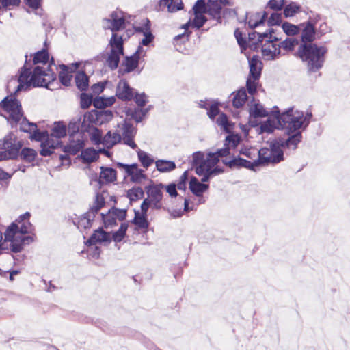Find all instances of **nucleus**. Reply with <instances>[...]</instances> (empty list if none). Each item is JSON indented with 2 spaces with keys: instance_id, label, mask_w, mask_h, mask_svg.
I'll list each match as a JSON object with an SVG mask.
<instances>
[{
  "instance_id": "f257e3e1",
  "label": "nucleus",
  "mask_w": 350,
  "mask_h": 350,
  "mask_svg": "<svg viewBox=\"0 0 350 350\" xmlns=\"http://www.w3.org/2000/svg\"><path fill=\"white\" fill-rule=\"evenodd\" d=\"M299 27H303V29L301 44L297 55L302 61L307 63L310 71L316 72L323 66L327 50L323 46H318L311 43L314 40L315 31L314 25L310 22L300 24Z\"/></svg>"
},
{
  "instance_id": "f03ea898",
  "label": "nucleus",
  "mask_w": 350,
  "mask_h": 350,
  "mask_svg": "<svg viewBox=\"0 0 350 350\" xmlns=\"http://www.w3.org/2000/svg\"><path fill=\"white\" fill-rule=\"evenodd\" d=\"M30 217L29 212L21 215L4 232V241L10 242L11 250L14 253L21 252L25 244L34 241L35 228L29 221Z\"/></svg>"
},
{
  "instance_id": "7ed1b4c3",
  "label": "nucleus",
  "mask_w": 350,
  "mask_h": 350,
  "mask_svg": "<svg viewBox=\"0 0 350 350\" xmlns=\"http://www.w3.org/2000/svg\"><path fill=\"white\" fill-rule=\"evenodd\" d=\"M229 150L230 148L226 146L216 152H211L206 155L202 152H196L193 154L192 166L195 168L198 175L202 176L201 181L207 182L212 176L223 172L221 169L215 165L219 162L220 157L229 154Z\"/></svg>"
},
{
  "instance_id": "20e7f679",
  "label": "nucleus",
  "mask_w": 350,
  "mask_h": 350,
  "mask_svg": "<svg viewBox=\"0 0 350 350\" xmlns=\"http://www.w3.org/2000/svg\"><path fill=\"white\" fill-rule=\"evenodd\" d=\"M1 105L6 113L5 117L8 122H20V129L22 131L31 133V131L37 128L36 124L29 122L23 117L21 105L16 98L6 97L2 100Z\"/></svg>"
},
{
  "instance_id": "39448f33",
  "label": "nucleus",
  "mask_w": 350,
  "mask_h": 350,
  "mask_svg": "<svg viewBox=\"0 0 350 350\" xmlns=\"http://www.w3.org/2000/svg\"><path fill=\"white\" fill-rule=\"evenodd\" d=\"M40 69L36 68L30 77V72L28 68L24 66L20 72V75L18 77H12L7 85L8 91L12 94H16L21 91L27 90L31 85H40L43 84L44 80L38 79L36 77L40 73Z\"/></svg>"
},
{
  "instance_id": "423d86ee",
  "label": "nucleus",
  "mask_w": 350,
  "mask_h": 350,
  "mask_svg": "<svg viewBox=\"0 0 350 350\" xmlns=\"http://www.w3.org/2000/svg\"><path fill=\"white\" fill-rule=\"evenodd\" d=\"M311 117V113H307L304 116V112L294 111L293 108H289L287 111L282 113L280 116H278V122L284 125L288 133L290 134L302 127L305 129L309 124Z\"/></svg>"
},
{
  "instance_id": "0eeeda50",
  "label": "nucleus",
  "mask_w": 350,
  "mask_h": 350,
  "mask_svg": "<svg viewBox=\"0 0 350 350\" xmlns=\"http://www.w3.org/2000/svg\"><path fill=\"white\" fill-rule=\"evenodd\" d=\"M274 31L273 28H269L268 31L263 33H258V40L262 44V53L267 59H273L280 54V47L275 43V41L279 40V38L273 36Z\"/></svg>"
},
{
  "instance_id": "6e6552de",
  "label": "nucleus",
  "mask_w": 350,
  "mask_h": 350,
  "mask_svg": "<svg viewBox=\"0 0 350 350\" xmlns=\"http://www.w3.org/2000/svg\"><path fill=\"white\" fill-rule=\"evenodd\" d=\"M105 193H97L95 196V199L93 204L90 206L89 211L79 220L77 223V228L79 229L90 228L92 226L95 215L105 206Z\"/></svg>"
},
{
  "instance_id": "1a4fd4ad",
  "label": "nucleus",
  "mask_w": 350,
  "mask_h": 350,
  "mask_svg": "<svg viewBox=\"0 0 350 350\" xmlns=\"http://www.w3.org/2000/svg\"><path fill=\"white\" fill-rule=\"evenodd\" d=\"M21 146V142L17 141L12 134L7 135L0 140V149L5 150L0 152V161L16 159Z\"/></svg>"
},
{
  "instance_id": "9d476101",
  "label": "nucleus",
  "mask_w": 350,
  "mask_h": 350,
  "mask_svg": "<svg viewBox=\"0 0 350 350\" xmlns=\"http://www.w3.org/2000/svg\"><path fill=\"white\" fill-rule=\"evenodd\" d=\"M109 45L111 46V51L107 62L108 66L112 70H114L118 66L120 56L123 55L124 48L122 37L117 33H112Z\"/></svg>"
},
{
  "instance_id": "9b49d317",
  "label": "nucleus",
  "mask_w": 350,
  "mask_h": 350,
  "mask_svg": "<svg viewBox=\"0 0 350 350\" xmlns=\"http://www.w3.org/2000/svg\"><path fill=\"white\" fill-rule=\"evenodd\" d=\"M249 66L250 75L247 79L246 86L249 94L254 95L256 92L262 70V63L258 56L254 55L250 59Z\"/></svg>"
},
{
  "instance_id": "f8f14e48",
  "label": "nucleus",
  "mask_w": 350,
  "mask_h": 350,
  "mask_svg": "<svg viewBox=\"0 0 350 350\" xmlns=\"http://www.w3.org/2000/svg\"><path fill=\"white\" fill-rule=\"evenodd\" d=\"M257 159L254 160V165L256 167L268 164L269 163H277L283 160V151L273 144L271 150L261 148L257 150Z\"/></svg>"
},
{
  "instance_id": "ddd939ff",
  "label": "nucleus",
  "mask_w": 350,
  "mask_h": 350,
  "mask_svg": "<svg viewBox=\"0 0 350 350\" xmlns=\"http://www.w3.org/2000/svg\"><path fill=\"white\" fill-rule=\"evenodd\" d=\"M113 118V113L110 110H92L87 113L84 119L85 121L95 124H103L109 122Z\"/></svg>"
},
{
  "instance_id": "4468645a",
  "label": "nucleus",
  "mask_w": 350,
  "mask_h": 350,
  "mask_svg": "<svg viewBox=\"0 0 350 350\" xmlns=\"http://www.w3.org/2000/svg\"><path fill=\"white\" fill-rule=\"evenodd\" d=\"M51 66H47L46 67L37 65L35 66V67L33 69L32 72H30L31 77L32 76L33 72H34L35 69L38 68L40 69V73L37 75V78L40 80H44V82L43 84L40 85H31L33 87L36 86H42V87H46L47 88H50L49 85L51 83L54 81L56 79V75L55 73L52 71V70L50 68Z\"/></svg>"
},
{
  "instance_id": "2eb2a0df",
  "label": "nucleus",
  "mask_w": 350,
  "mask_h": 350,
  "mask_svg": "<svg viewBox=\"0 0 350 350\" xmlns=\"http://www.w3.org/2000/svg\"><path fill=\"white\" fill-rule=\"evenodd\" d=\"M105 21L109 25H105V28L110 29L113 33L124 27L125 19L123 13L120 11L113 12L110 18L105 19Z\"/></svg>"
},
{
  "instance_id": "dca6fc26",
  "label": "nucleus",
  "mask_w": 350,
  "mask_h": 350,
  "mask_svg": "<svg viewBox=\"0 0 350 350\" xmlns=\"http://www.w3.org/2000/svg\"><path fill=\"white\" fill-rule=\"evenodd\" d=\"M118 127H120L122 131L121 136L123 143L133 149L137 148V146L133 140L136 134L134 127L131 124L127 123L118 125Z\"/></svg>"
},
{
  "instance_id": "f3484780",
  "label": "nucleus",
  "mask_w": 350,
  "mask_h": 350,
  "mask_svg": "<svg viewBox=\"0 0 350 350\" xmlns=\"http://www.w3.org/2000/svg\"><path fill=\"white\" fill-rule=\"evenodd\" d=\"M274 109L275 110L272 111L273 117H269L267 121L261 124L260 129L262 132L271 133L276 128L286 129L284 125L278 122V116H280L282 113H280L277 107H275Z\"/></svg>"
},
{
  "instance_id": "a211bd4d",
  "label": "nucleus",
  "mask_w": 350,
  "mask_h": 350,
  "mask_svg": "<svg viewBox=\"0 0 350 350\" xmlns=\"http://www.w3.org/2000/svg\"><path fill=\"white\" fill-rule=\"evenodd\" d=\"M133 89L130 88L126 81L120 80L117 85L116 96L120 100L129 101L133 98Z\"/></svg>"
},
{
  "instance_id": "6ab92c4d",
  "label": "nucleus",
  "mask_w": 350,
  "mask_h": 350,
  "mask_svg": "<svg viewBox=\"0 0 350 350\" xmlns=\"http://www.w3.org/2000/svg\"><path fill=\"white\" fill-rule=\"evenodd\" d=\"M120 167H122L128 176H131V179L135 182H141L146 178L144 174V171L138 168L137 164L126 165L123 163H118Z\"/></svg>"
},
{
  "instance_id": "aec40b11",
  "label": "nucleus",
  "mask_w": 350,
  "mask_h": 350,
  "mask_svg": "<svg viewBox=\"0 0 350 350\" xmlns=\"http://www.w3.org/2000/svg\"><path fill=\"white\" fill-rule=\"evenodd\" d=\"M163 188L164 185L163 184H159L157 185L150 186L147 191V199L152 202L154 208H158L160 207L159 203L163 198L161 190Z\"/></svg>"
},
{
  "instance_id": "412c9836",
  "label": "nucleus",
  "mask_w": 350,
  "mask_h": 350,
  "mask_svg": "<svg viewBox=\"0 0 350 350\" xmlns=\"http://www.w3.org/2000/svg\"><path fill=\"white\" fill-rule=\"evenodd\" d=\"M78 64H73L69 68L64 64L60 65L61 70L59 73V79L62 85L68 86L70 85L72 80V72H74L78 67Z\"/></svg>"
},
{
  "instance_id": "4be33fe9",
  "label": "nucleus",
  "mask_w": 350,
  "mask_h": 350,
  "mask_svg": "<svg viewBox=\"0 0 350 350\" xmlns=\"http://www.w3.org/2000/svg\"><path fill=\"white\" fill-rule=\"evenodd\" d=\"M51 135L46 137L45 141L42 142V150H40V154L44 157L49 156L53 153V150L57 148L59 144V139L55 138Z\"/></svg>"
},
{
  "instance_id": "5701e85b",
  "label": "nucleus",
  "mask_w": 350,
  "mask_h": 350,
  "mask_svg": "<svg viewBox=\"0 0 350 350\" xmlns=\"http://www.w3.org/2000/svg\"><path fill=\"white\" fill-rule=\"evenodd\" d=\"M142 51V47L139 46L136 52L131 57H126L123 64L124 66V72H131L137 68L140 57V53Z\"/></svg>"
},
{
  "instance_id": "b1692460",
  "label": "nucleus",
  "mask_w": 350,
  "mask_h": 350,
  "mask_svg": "<svg viewBox=\"0 0 350 350\" xmlns=\"http://www.w3.org/2000/svg\"><path fill=\"white\" fill-rule=\"evenodd\" d=\"M122 141L121 134L118 131H108L103 137V145L107 148H111Z\"/></svg>"
},
{
  "instance_id": "393cba45",
  "label": "nucleus",
  "mask_w": 350,
  "mask_h": 350,
  "mask_svg": "<svg viewBox=\"0 0 350 350\" xmlns=\"http://www.w3.org/2000/svg\"><path fill=\"white\" fill-rule=\"evenodd\" d=\"M219 0H208L207 3V14L213 18L221 22V6Z\"/></svg>"
},
{
  "instance_id": "a878e982",
  "label": "nucleus",
  "mask_w": 350,
  "mask_h": 350,
  "mask_svg": "<svg viewBox=\"0 0 350 350\" xmlns=\"http://www.w3.org/2000/svg\"><path fill=\"white\" fill-rule=\"evenodd\" d=\"M110 241V235L103 229L99 228L94 231L87 243L90 245H95L98 243L107 242Z\"/></svg>"
},
{
  "instance_id": "bb28decb",
  "label": "nucleus",
  "mask_w": 350,
  "mask_h": 350,
  "mask_svg": "<svg viewBox=\"0 0 350 350\" xmlns=\"http://www.w3.org/2000/svg\"><path fill=\"white\" fill-rule=\"evenodd\" d=\"M199 182L196 177L191 178L189 182V189L196 196H202L203 193L208 189V185Z\"/></svg>"
},
{
  "instance_id": "cd10ccee",
  "label": "nucleus",
  "mask_w": 350,
  "mask_h": 350,
  "mask_svg": "<svg viewBox=\"0 0 350 350\" xmlns=\"http://www.w3.org/2000/svg\"><path fill=\"white\" fill-rule=\"evenodd\" d=\"M116 180V171L111 167H101L100 182L109 183Z\"/></svg>"
},
{
  "instance_id": "c85d7f7f",
  "label": "nucleus",
  "mask_w": 350,
  "mask_h": 350,
  "mask_svg": "<svg viewBox=\"0 0 350 350\" xmlns=\"http://www.w3.org/2000/svg\"><path fill=\"white\" fill-rule=\"evenodd\" d=\"M301 134L300 132H297L291 137H289L286 140L280 139L277 142V144L282 147H287L295 150L297 144L301 142Z\"/></svg>"
},
{
  "instance_id": "c756f323",
  "label": "nucleus",
  "mask_w": 350,
  "mask_h": 350,
  "mask_svg": "<svg viewBox=\"0 0 350 350\" xmlns=\"http://www.w3.org/2000/svg\"><path fill=\"white\" fill-rule=\"evenodd\" d=\"M76 85L81 91L85 90L89 85V79L84 72H78L75 77Z\"/></svg>"
},
{
  "instance_id": "7c9ffc66",
  "label": "nucleus",
  "mask_w": 350,
  "mask_h": 350,
  "mask_svg": "<svg viewBox=\"0 0 350 350\" xmlns=\"http://www.w3.org/2000/svg\"><path fill=\"white\" fill-rule=\"evenodd\" d=\"M49 59V55L46 50H42L35 53L33 63L35 66L40 65L46 67Z\"/></svg>"
},
{
  "instance_id": "2f4dec72",
  "label": "nucleus",
  "mask_w": 350,
  "mask_h": 350,
  "mask_svg": "<svg viewBox=\"0 0 350 350\" xmlns=\"http://www.w3.org/2000/svg\"><path fill=\"white\" fill-rule=\"evenodd\" d=\"M249 113L250 116L254 118L265 117L268 116V112L259 103H251L250 105Z\"/></svg>"
},
{
  "instance_id": "473e14b6",
  "label": "nucleus",
  "mask_w": 350,
  "mask_h": 350,
  "mask_svg": "<svg viewBox=\"0 0 350 350\" xmlns=\"http://www.w3.org/2000/svg\"><path fill=\"white\" fill-rule=\"evenodd\" d=\"M247 96L246 90L244 88L240 89L236 93H234L232 99L233 106L236 108L242 107L247 100Z\"/></svg>"
},
{
  "instance_id": "72a5a7b5",
  "label": "nucleus",
  "mask_w": 350,
  "mask_h": 350,
  "mask_svg": "<svg viewBox=\"0 0 350 350\" xmlns=\"http://www.w3.org/2000/svg\"><path fill=\"white\" fill-rule=\"evenodd\" d=\"M156 168L161 172H170L176 168V164L174 161L167 160H157L155 162Z\"/></svg>"
},
{
  "instance_id": "f704fd0d",
  "label": "nucleus",
  "mask_w": 350,
  "mask_h": 350,
  "mask_svg": "<svg viewBox=\"0 0 350 350\" xmlns=\"http://www.w3.org/2000/svg\"><path fill=\"white\" fill-rule=\"evenodd\" d=\"M229 165L232 167H244L251 170H255L256 165H254V161H248L242 158H236L229 161Z\"/></svg>"
},
{
  "instance_id": "c9c22d12",
  "label": "nucleus",
  "mask_w": 350,
  "mask_h": 350,
  "mask_svg": "<svg viewBox=\"0 0 350 350\" xmlns=\"http://www.w3.org/2000/svg\"><path fill=\"white\" fill-rule=\"evenodd\" d=\"M160 5L167 6L170 12H174L183 9V2L181 0H161Z\"/></svg>"
},
{
  "instance_id": "e433bc0d",
  "label": "nucleus",
  "mask_w": 350,
  "mask_h": 350,
  "mask_svg": "<svg viewBox=\"0 0 350 350\" xmlns=\"http://www.w3.org/2000/svg\"><path fill=\"white\" fill-rule=\"evenodd\" d=\"M84 142L81 139L77 138L76 140H73L70 142L67 146V152L72 154H76L84 147Z\"/></svg>"
},
{
  "instance_id": "4c0bfd02",
  "label": "nucleus",
  "mask_w": 350,
  "mask_h": 350,
  "mask_svg": "<svg viewBox=\"0 0 350 350\" xmlns=\"http://www.w3.org/2000/svg\"><path fill=\"white\" fill-rule=\"evenodd\" d=\"M51 136L60 139L66 135V127L62 122H55L51 131Z\"/></svg>"
},
{
  "instance_id": "58836bf2",
  "label": "nucleus",
  "mask_w": 350,
  "mask_h": 350,
  "mask_svg": "<svg viewBox=\"0 0 350 350\" xmlns=\"http://www.w3.org/2000/svg\"><path fill=\"white\" fill-rule=\"evenodd\" d=\"M217 124L226 132L230 133L233 129V124L228 121V117L224 113L219 114L216 120Z\"/></svg>"
},
{
  "instance_id": "ea45409f",
  "label": "nucleus",
  "mask_w": 350,
  "mask_h": 350,
  "mask_svg": "<svg viewBox=\"0 0 350 350\" xmlns=\"http://www.w3.org/2000/svg\"><path fill=\"white\" fill-rule=\"evenodd\" d=\"M81 158L85 163H92L98 158V154L94 148H86L82 151Z\"/></svg>"
},
{
  "instance_id": "a19ab883",
  "label": "nucleus",
  "mask_w": 350,
  "mask_h": 350,
  "mask_svg": "<svg viewBox=\"0 0 350 350\" xmlns=\"http://www.w3.org/2000/svg\"><path fill=\"white\" fill-rule=\"evenodd\" d=\"M146 217V215H140L138 211L135 212L133 222L136 226L142 231H145L148 227V222Z\"/></svg>"
},
{
  "instance_id": "79ce46f5",
  "label": "nucleus",
  "mask_w": 350,
  "mask_h": 350,
  "mask_svg": "<svg viewBox=\"0 0 350 350\" xmlns=\"http://www.w3.org/2000/svg\"><path fill=\"white\" fill-rule=\"evenodd\" d=\"M137 156L139 161L142 163V165L145 168H148L150 166L153 162L154 159L150 157V156L144 151H142L139 149L137 151Z\"/></svg>"
},
{
  "instance_id": "37998d69",
  "label": "nucleus",
  "mask_w": 350,
  "mask_h": 350,
  "mask_svg": "<svg viewBox=\"0 0 350 350\" xmlns=\"http://www.w3.org/2000/svg\"><path fill=\"white\" fill-rule=\"evenodd\" d=\"M299 44V40L294 38H286L283 42H280L279 46L286 51H293L296 46Z\"/></svg>"
},
{
  "instance_id": "c03bdc74",
  "label": "nucleus",
  "mask_w": 350,
  "mask_h": 350,
  "mask_svg": "<svg viewBox=\"0 0 350 350\" xmlns=\"http://www.w3.org/2000/svg\"><path fill=\"white\" fill-rule=\"evenodd\" d=\"M115 101L116 98L114 96H111L109 98L100 97L94 100V105L97 108H103L112 105Z\"/></svg>"
},
{
  "instance_id": "a18cd8bd",
  "label": "nucleus",
  "mask_w": 350,
  "mask_h": 350,
  "mask_svg": "<svg viewBox=\"0 0 350 350\" xmlns=\"http://www.w3.org/2000/svg\"><path fill=\"white\" fill-rule=\"evenodd\" d=\"M300 9L301 8L299 5L295 2H292L285 7L284 10V15L286 18L293 16L296 13L300 11Z\"/></svg>"
},
{
  "instance_id": "49530a36",
  "label": "nucleus",
  "mask_w": 350,
  "mask_h": 350,
  "mask_svg": "<svg viewBox=\"0 0 350 350\" xmlns=\"http://www.w3.org/2000/svg\"><path fill=\"white\" fill-rule=\"evenodd\" d=\"M36 154V152L33 149L29 148H23L21 152V158L28 162L34 161Z\"/></svg>"
},
{
  "instance_id": "de8ad7c7",
  "label": "nucleus",
  "mask_w": 350,
  "mask_h": 350,
  "mask_svg": "<svg viewBox=\"0 0 350 350\" xmlns=\"http://www.w3.org/2000/svg\"><path fill=\"white\" fill-rule=\"evenodd\" d=\"M241 140V137L237 134H231L228 135L226 137L225 146L230 148H236L237 145L239 144Z\"/></svg>"
},
{
  "instance_id": "09e8293b",
  "label": "nucleus",
  "mask_w": 350,
  "mask_h": 350,
  "mask_svg": "<svg viewBox=\"0 0 350 350\" xmlns=\"http://www.w3.org/2000/svg\"><path fill=\"white\" fill-rule=\"evenodd\" d=\"M282 29L286 35L294 36L299 33V27L286 22L282 25Z\"/></svg>"
},
{
  "instance_id": "8fccbe9b",
  "label": "nucleus",
  "mask_w": 350,
  "mask_h": 350,
  "mask_svg": "<svg viewBox=\"0 0 350 350\" xmlns=\"http://www.w3.org/2000/svg\"><path fill=\"white\" fill-rule=\"evenodd\" d=\"M257 149L252 148H244L240 150V153L245 155L247 158L250 159L252 161L257 159Z\"/></svg>"
},
{
  "instance_id": "3c124183",
  "label": "nucleus",
  "mask_w": 350,
  "mask_h": 350,
  "mask_svg": "<svg viewBox=\"0 0 350 350\" xmlns=\"http://www.w3.org/2000/svg\"><path fill=\"white\" fill-rule=\"evenodd\" d=\"M128 226L126 224H122L118 231L113 233V239L116 242L121 241L125 236L126 231Z\"/></svg>"
},
{
  "instance_id": "603ef678",
  "label": "nucleus",
  "mask_w": 350,
  "mask_h": 350,
  "mask_svg": "<svg viewBox=\"0 0 350 350\" xmlns=\"http://www.w3.org/2000/svg\"><path fill=\"white\" fill-rule=\"evenodd\" d=\"M194 14H202L207 13V4L206 5L204 0H198L195 3L193 8Z\"/></svg>"
},
{
  "instance_id": "864d4df0",
  "label": "nucleus",
  "mask_w": 350,
  "mask_h": 350,
  "mask_svg": "<svg viewBox=\"0 0 350 350\" xmlns=\"http://www.w3.org/2000/svg\"><path fill=\"white\" fill-rule=\"evenodd\" d=\"M103 137L101 131L96 128L94 129L90 133V139L94 144H103Z\"/></svg>"
},
{
  "instance_id": "5fc2aeb1",
  "label": "nucleus",
  "mask_w": 350,
  "mask_h": 350,
  "mask_svg": "<svg viewBox=\"0 0 350 350\" xmlns=\"http://www.w3.org/2000/svg\"><path fill=\"white\" fill-rule=\"evenodd\" d=\"M195 17L192 22V25L198 29L202 27L206 19L204 14H194Z\"/></svg>"
},
{
  "instance_id": "6e6d98bb",
  "label": "nucleus",
  "mask_w": 350,
  "mask_h": 350,
  "mask_svg": "<svg viewBox=\"0 0 350 350\" xmlns=\"http://www.w3.org/2000/svg\"><path fill=\"white\" fill-rule=\"evenodd\" d=\"M147 112V110H144L139 108H135L132 112H131V116L132 118L137 122H139L142 120L143 118L145 116L146 113Z\"/></svg>"
},
{
  "instance_id": "4d7b16f0",
  "label": "nucleus",
  "mask_w": 350,
  "mask_h": 350,
  "mask_svg": "<svg viewBox=\"0 0 350 350\" xmlns=\"http://www.w3.org/2000/svg\"><path fill=\"white\" fill-rule=\"evenodd\" d=\"M81 107L83 109H88L92 103V96L85 93L81 94Z\"/></svg>"
},
{
  "instance_id": "13d9d810",
  "label": "nucleus",
  "mask_w": 350,
  "mask_h": 350,
  "mask_svg": "<svg viewBox=\"0 0 350 350\" xmlns=\"http://www.w3.org/2000/svg\"><path fill=\"white\" fill-rule=\"evenodd\" d=\"M31 133H32L31 138L33 139H35V140L39 141V142H42L44 141H45L46 137L49 135L46 131H45V132H40V131H38L37 129V128L35 130H33L31 131Z\"/></svg>"
},
{
  "instance_id": "bf43d9fd",
  "label": "nucleus",
  "mask_w": 350,
  "mask_h": 350,
  "mask_svg": "<svg viewBox=\"0 0 350 350\" xmlns=\"http://www.w3.org/2000/svg\"><path fill=\"white\" fill-rule=\"evenodd\" d=\"M143 190L138 187V188H133L132 189L129 190L128 191V196L130 198L131 200H136L143 196Z\"/></svg>"
},
{
  "instance_id": "052dcab7",
  "label": "nucleus",
  "mask_w": 350,
  "mask_h": 350,
  "mask_svg": "<svg viewBox=\"0 0 350 350\" xmlns=\"http://www.w3.org/2000/svg\"><path fill=\"white\" fill-rule=\"evenodd\" d=\"M101 216L105 226H111L116 224V217L109 211L107 214L101 213Z\"/></svg>"
},
{
  "instance_id": "680f3d73",
  "label": "nucleus",
  "mask_w": 350,
  "mask_h": 350,
  "mask_svg": "<svg viewBox=\"0 0 350 350\" xmlns=\"http://www.w3.org/2000/svg\"><path fill=\"white\" fill-rule=\"evenodd\" d=\"M282 21V14L278 12H273L271 14L268 19V23L269 25H279Z\"/></svg>"
},
{
  "instance_id": "e2e57ef3",
  "label": "nucleus",
  "mask_w": 350,
  "mask_h": 350,
  "mask_svg": "<svg viewBox=\"0 0 350 350\" xmlns=\"http://www.w3.org/2000/svg\"><path fill=\"white\" fill-rule=\"evenodd\" d=\"M284 5V0H270L268 6L274 10H280Z\"/></svg>"
},
{
  "instance_id": "0e129e2a",
  "label": "nucleus",
  "mask_w": 350,
  "mask_h": 350,
  "mask_svg": "<svg viewBox=\"0 0 350 350\" xmlns=\"http://www.w3.org/2000/svg\"><path fill=\"white\" fill-rule=\"evenodd\" d=\"M110 212V214H111L113 217H116V220L118 219L119 220H123L124 219L126 212L125 210H120L118 208H112L111 210L109 211Z\"/></svg>"
},
{
  "instance_id": "69168bd1",
  "label": "nucleus",
  "mask_w": 350,
  "mask_h": 350,
  "mask_svg": "<svg viewBox=\"0 0 350 350\" xmlns=\"http://www.w3.org/2000/svg\"><path fill=\"white\" fill-rule=\"evenodd\" d=\"M207 114L211 120H214L215 116L219 114V110L217 103L211 104L208 109Z\"/></svg>"
},
{
  "instance_id": "338daca9",
  "label": "nucleus",
  "mask_w": 350,
  "mask_h": 350,
  "mask_svg": "<svg viewBox=\"0 0 350 350\" xmlns=\"http://www.w3.org/2000/svg\"><path fill=\"white\" fill-rule=\"evenodd\" d=\"M188 179V171H185L180 177L177 184V188L179 190H185L186 189V183Z\"/></svg>"
},
{
  "instance_id": "774afa93",
  "label": "nucleus",
  "mask_w": 350,
  "mask_h": 350,
  "mask_svg": "<svg viewBox=\"0 0 350 350\" xmlns=\"http://www.w3.org/2000/svg\"><path fill=\"white\" fill-rule=\"evenodd\" d=\"M20 3L21 0H0V5L5 8L18 6Z\"/></svg>"
}]
</instances>
